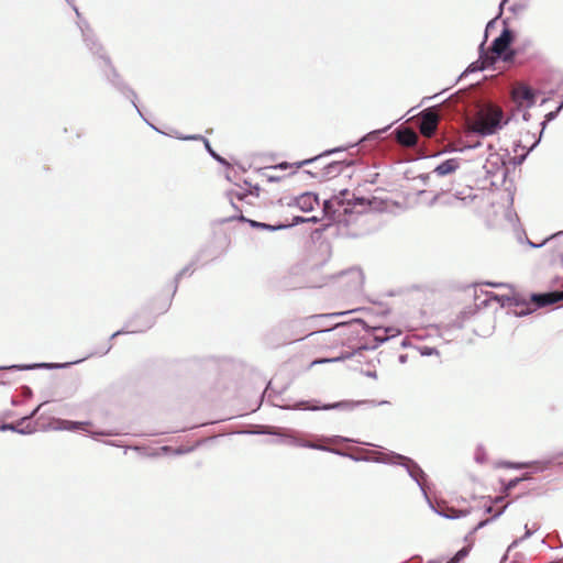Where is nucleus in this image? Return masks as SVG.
Here are the masks:
<instances>
[{
	"mask_svg": "<svg viewBox=\"0 0 563 563\" xmlns=\"http://www.w3.org/2000/svg\"><path fill=\"white\" fill-rule=\"evenodd\" d=\"M73 9L76 12L77 18L79 19L77 22V25L81 32L82 41L86 44L87 48L97 56L99 59H101L104 64V75L108 79V81L124 97L131 99V102L137 113L143 118V114L140 110V108L136 104V93L133 89H131L120 77L115 68L112 66L110 58L107 56L103 46L100 44L98 38L96 37L92 29L90 27L89 23L81 19V14L78 10V8L73 4Z\"/></svg>",
	"mask_w": 563,
	"mask_h": 563,
	"instance_id": "f257e3e1",
	"label": "nucleus"
},
{
	"mask_svg": "<svg viewBox=\"0 0 563 563\" xmlns=\"http://www.w3.org/2000/svg\"><path fill=\"white\" fill-rule=\"evenodd\" d=\"M494 299L503 308H508L517 317H525L536 309L563 301V289L547 292H532L529 298L521 294L495 295Z\"/></svg>",
	"mask_w": 563,
	"mask_h": 563,
	"instance_id": "f03ea898",
	"label": "nucleus"
},
{
	"mask_svg": "<svg viewBox=\"0 0 563 563\" xmlns=\"http://www.w3.org/2000/svg\"><path fill=\"white\" fill-rule=\"evenodd\" d=\"M375 200H369L365 197L356 196L349 189H342L330 199L323 201V211L325 214L343 212L347 213H362L371 209Z\"/></svg>",
	"mask_w": 563,
	"mask_h": 563,
	"instance_id": "7ed1b4c3",
	"label": "nucleus"
},
{
	"mask_svg": "<svg viewBox=\"0 0 563 563\" xmlns=\"http://www.w3.org/2000/svg\"><path fill=\"white\" fill-rule=\"evenodd\" d=\"M388 401L386 400H341L332 404H321L317 399H310V400H299L296 401L294 405H276L277 407L285 409V410H310V411H318V410H353L360 406H368V407H376L386 405Z\"/></svg>",
	"mask_w": 563,
	"mask_h": 563,
	"instance_id": "20e7f679",
	"label": "nucleus"
},
{
	"mask_svg": "<svg viewBox=\"0 0 563 563\" xmlns=\"http://www.w3.org/2000/svg\"><path fill=\"white\" fill-rule=\"evenodd\" d=\"M352 324H360L367 333L362 338L363 343L357 347L360 355L363 351H373L383 343L388 342L401 334V331L395 327L369 325L362 319H355Z\"/></svg>",
	"mask_w": 563,
	"mask_h": 563,
	"instance_id": "39448f33",
	"label": "nucleus"
},
{
	"mask_svg": "<svg viewBox=\"0 0 563 563\" xmlns=\"http://www.w3.org/2000/svg\"><path fill=\"white\" fill-rule=\"evenodd\" d=\"M305 433L290 429V428H283L277 427L275 437H277L276 440H273V443L276 444H285L289 446H296V448H306V449H312V450H319V451H325L330 452L336 455H346L344 451L340 449L330 448L327 445L318 444L317 442L309 441L303 439L302 437Z\"/></svg>",
	"mask_w": 563,
	"mask_h": 563,
	"instance_id": "423d86ee",
	"label": "nucleus"
},
{
	"mask_svg": "<svg viewBox=\"0 0 563 563\" xmlns=\"http://www.w3.org/2000/svg\"><path fill=\"white\" fill-rule=\"evenodd\" d=\"M509 122L504 111L496 106H488L477 118L474 132L482 136L496 134Z\"/></svg>",
	"mask_w": 563,
	"mask_h": 563,
	"instance_id": "0eeeda50",
	"label": "nucleus"
},
{
	"mask_svg": "<svg viewBox=\"0 0 563 563\" xmlns=\"http://www.w3.org/2000/svg\"><path fill=\"white\" fill-rule=\"evenodd\" d=\"M516 40L515 32L508 26H504L500 34L494 38L490 48L492 54L488 53L496 60L504 63H514L518 54H520V46L512 47Z\"/></svg>",
	"mask_w": 563,
	"mask_h": 563,
	"instance_id": "6e6552de",
	"label": "nucleus"
},
{
	"mask_svg": "<svg viewBox=\"0 0 563 563\" xmlns=\"http://www.w3.org/2000/svg\"><path fill=\"white\" fill-rule=\"evenodd\" d=\"M399 466H402L407 471L411 479L417 483L429 507L433 508V503L431 501L426 487V481L428 478V475L420 467V465L411 457L404 455V460H401Z\"/></svg>",
	"mask_w": 563,
	"mask_h": 563,
	"instance_id": "1a4fd4ad",
	"label": "nucleus"
},
{
	"mask_svg": "<svg viewBox=\"0 0 563 563\" xmlns=\"http://www.w3.org/2000/svg\"><path fill=\"white\" fill-rule=\"evenodd\" d=\"M460 158H449L441 162L434 169L427 174H421L419 178L426 186H433L435 179L454 173L460 167Z\"/></svg>",
	"mask_w": 563,
	"mask_h": 563,
	"instance_id": "9d476101",
	"label": "nucleus"
},
{
	"mask_svg": "<svg viewBox=\"0 0 563 563\" xmlns=\"http://www.w3.org/2000/svg\"><path fill=\"white\" fill-rule=\"evenodd\" d=\"M346 454V452H344ZM346 457H350L353 461H373L375 463H383V464H389V465H400L401 460H404V455L396 453L394 451L388 452H374L371 457H360L354 454L347 453L345 455Z\"/></svg>",
	"mask_w": 563,
	"mask_h": 563,
	"instance_id": "9b49d317",
	"label": "nucleus"
},
{
	"mask_svg": "<svg viewBox=\"0 0 563 563\" xmlns=\"http://www.w3.org/2000/svg\"><path fill=\"white\" fill-rule=\"evenodd\" d=\"M438 115L433 109L428 108L421 111L419 131L426 137H432L438 129Z\"/></svg>",
	"mask_w": 563,
	"mask_h": 563,
	"instance_id": "f8f14e48",
	"label": "nucleus"
},
{
	"mask_svg": "<svg viewBox=\"0 0 563 563\" xmlns=\"http://www.w3.org/2000/svg\"><path fill=\"white\" fill-rule=\"evenodd\" d=\"M446 198L460 201L463 206L471 203L475 198L474 188L471 186H451L445 188Z\"/></svg>",
	"mask_w": 563,
	"mask_h": 563,
	"instance_id": "ddd939ff",
	"label": "nucleus"
},
{
	"mask_svg": "<svg viewBox=\"0 0 563 563\" xmlns=\"http://www.w3.org/2000/svg\"><path fill=\"white\" fill-rule=\"evenodd\" d=\"M155 323V319L151 316L145 317L141 324H135V320L128 321L121 330L111 334L110 340L124 333H140L151 329Z\"/></svg>",
	"mask_w": 563,
	"mask_h": 563,
	"instance_id": "4468645a",
	"label": "nucleus"
},
{
	"mask_svg": "<svg viewBox=\"0 0 563 563\" xmlns=\"http://www.w3.org/2000/svg\"><path fill=\"white\" fill-rule=\"evenodd\" d=\"M319 205V197L317 194L306 191L295 198L288 203L289 207L296 206L303 212H310L314 206Z\"/></svg>",
	"mask_w": 563,
	"mask_h": 563,
	"instance_id": "2eb2a0df",
	"label": "nucleus"
},
{
	"mask_svg": "<svg viewBox=\"0 0 563 563\" xmlns=\"http://www.w3.org/2000/svg\"><path fill=\"white\" fill-rule=\"evenodd\" d=\"M353 165V161H334L327 164L320 170V180H327L333 177L341 175L345 168L351 167Z\"/></svg>",
	"mask_w": 563,
	"mask_h": 563,
	"instance_id": "dca6fc26",
	"label": "nucleus"
},
{
	"mask_svg": "<svg viewBox=\"0 0 563 563\" xmlns=\"http://www.w3.org/2000/svg\"><path fill=\"white\" fill-rule=\"evenodd\" d=\"M80 361H75V362H71V363H65V364H59V363H34V364H13V365H5V366H0V371H31V369H35V368H64L66 366H68L69 364H76V363H79Z\"/></svg>",
	"mask_w": 563,
	"mask_h": 563,
	"instance_id": "f3484780",
	"label": "nucleus"
},
{
	"mask_svg": "<svg viewBox=\"0 0 563 563\" xmlns=\"http://www.w3.org/2000/svg\"><path fill=\"white\" fill-rule=\"evenodd\" d=\"M561 457H563V451L556 452L551 457L542 460V461H533L530 463H512L511 466L515 468H518V470L533 466L534 472H543V471L550 468L554 464V462Z\"/></svg>",
	"mask_w": 563,
	"mask_h": 563,
	"instance_id": "a211bd4d",
	"label": "nucleus"
},
{
	"mask_svg": "<svg viewBox=\"0 0 563 563\" xmlns=\"http://www.w3.org/2000/svg\"><path fill=\"white\" fill-rule=\"evenodd\" d=\"M529 245L532 247H541L544 244H550V247L554 250V253L559 258H563V231L556 232L551 236L547 238L540 244H534L531 241H528Z\"/></svg>",
	"mask_w": 563,
	"mask_h": 563,
	"instance_id": "6ab92c4d",
	"label": "nucleus"
},
{
	"mask_svg": "<svg viewBox=\"0 0 563 563\" xmlns=\"http://www.w3.org/2000/svg\"><path fill=\"white\" fill-rule=\"evenodd\" d=\"M512 95H514V99L516 101H526L528 108H531L536 103V100H537L536 90L525 84L518 86L514 90Z\"/></svg>",
	"mask_w": 563,
	"mask_h": 563,
	"instance_id": "aec40b11",
	"label": "nucleus"
},
{
	"mask_svg": "<svg viewBox=\"0 0 563 563\" xmlns=\"http://www.w3.org/2000/svg\"><path fill=\"white\" fill-rule=\"evenodd\" d=\"M508 0H501V2L499 3V12L498 14L492 19L490 21L487 22L486 24V27H485V34H484V40L483 42L479 44L478 46V54H481V59L482 62H485L487 58H489V60L487 63H494V58L488 54V52H486L485 49V44H486V41L488 38V31L494 27L495 25V22L496 20L503 13V8L505 5V3L507 2Z\"/></svg>",
	"mask_w": 563,
	"mask_h": 563,
	"instance_id": "412c9836",
	"label": "nucleus"
},
{
	"mask_svg": "<svg viewBox=\"0 0 563 563\" xmlns=\"http://www.w3.org/2000/svg\"><path fill=\"white\" fill-rule=\"evenodd\" d=\"M437 515L446 518V519H459L468 516L472 512L471 508L465 509H456L453 507L448 506H438L435 507L433 505V508H431Z\"/></svg>",
	"mask_w": 563,
	"mask_h": 563,
	"instance_id": "4be33fe9",
	"label": "nucleus"
},
{
	"mask_svg": "<svg viewBox=\"0 0 563 563\" xmlns=\"http://www.w3.org/2000/svg\"><path fill=\"white\" fill-rule=\"evenodd\" d=\"M228 220L229 221L239 220L241 222H247L254 229L267 230V231H272V232L286 229L285 223L268 224L265 222H260L256 220L247 219L243 214L232 216Z\"/></svg>",
	"mask_w": 563,
	"mask_h": 563,
	"instance_id": "5701e85b",
	"label": "nucleus"
},
{
	"mask_svg": "<svg viewBox=\"0 0 563 563\" xmlns=\"http://www.w3.org/2000/svg\"><path fill=\"white\" fill-rule=\"evenodd\" d=\"M430 187H431L430 190H420L419 191L420 196L427 195L429 192H433V196L428 203L430 207L434 206L438 202H441L443 205H453V201L451 199L446 198L445 188L438 187L434 183H433V186H430Z\"/></svg>",
	"mask_w": 563,
	"mask_h": 563,
	"instance_id": "b1692460",
	"label": "nucleus"
},
{
	"mask_svg": "<svg viewBox=\"0 0 563 563\" xmlns=\"http://www.w3.org/2000/svg\"><path fill=\"white\" fill-rule=\"evenodd\" d=\"M180 140H195V141H202L203 142V145H205V148L206 151L209 153V155L214 159L217 161L218 163H220L221 165L225 166V167H230V163L224 158L222 157L221 155H219L211 146L210 142L203 137L202 135H199V134H195V135H185V136H179Z\"/></svg>",
	"mask_w": 563,
	"mask_h": 563,
	"instance_id": "393cba45",
	"label": "nucleus"
},
{
	"mask_svg": "<svg viewBox=\"0 0 563 563\" xmlns=\"http://www.w3.org/2000/svg\"><path fill=\"white\" fill-rule=\"evenodd\" d=\"M1 431H12L20 434H31L35 432V427L32 422L21 423V419L16 422H5L0 426Z\"/></svg>",
	"mask_w": 563,
	"mask_h": 563,
	"instance_id": "a878e982",
	"label": "nucleus"
},
{
	"mask_svg": "<svg viewBox=\"0 0 563 563\" xmlns=\"http://www.w3.org/2000/svg\"><path fill=\"white\" fill-rule=\"evenodd\" d=\"M90 426V422H79V421H70V420H64V419H57L56 426L54 427L55 430H67V431H76V430H82L85 432L88 431V427Z\"/></svg>",
	"mask_w": 563,
	"mask_h": 563,
	"instance_id": "bb28decb",
	"label": "nucleus"
},
{
	"mask_svg": "<svg viewBox=\"0 0 563 563\" xmlns=\"http://www.w3.org/2000/svg\"><path fill=\"white\" fill-rule=\"evenodd\" d=\"M205 253V250H200L198 254L195 256V258L186 265L176 276L174 279V289H173V296L176 294L179 280L185 275H191L195 271V264L200 262L202 260V254Z\"/></svg>",
	"mask_w": 563,
	"mask_h": 563,
	"instance_id": "cd10ccee",
	"label": "nucleus"
},
{
	"mask_svg": "<svg viewBox=\"0 0 563 563\" xmlns=\"http://www.w3.org/2000/svg\"><path fill=\"white\" fill-rule=\"evenodd\" d=\"M548 123H549V121H547V119L544 118V120L541 122V131H540V133H539V135H538V136H536V134H530L529 132H527V134H526V135H527L528 137L533 139V142H532V143H531V145L528 147L527 152H526L525 154H522V155H520V156L518 157V163H519V164H521V163L526 159L527 155H528L531 151H533V150L538 146V144L541 142V137H542V135H543V132H544V130H545V128H547Z\"/></svg>",
	"mask_w": 563,
	"mask_h": 563,
	"instance_id": "c85d7f7f",
	"label": "nucleus"
},
{
	"mask_svg": "<svg viewBox=\"0 0 563 563\" xmlns=\"http://www.w3.org/2000/svg\"><path fill=\"white\" fill-rule=\"evenodd\" d=\"M356 355H360V350H357V347L354 349L351 352H349V351L347 352H342L336 357L316 360V361L312 362V364L336 363V362H342V361H345V360L353 358Z\"/></svg>",
	"mask_w": 563,
	"mask_h": 563,
	"instance_id": "c756f323",
	"label": "nucleus"
},
{
	"mask_svg": "<svg viewBox=\"0 0 563 563\" xmlns=\"http://www.w3.org/2000/svg\"><path fill=\"white\" fill-rule=\"evenodd\" d=\"M345 150H346V147H343V146H338V147H334V148H330V150H327V151L322 152L321 154H319V155H317L314 157H311V158L298 162V163L295 164V166H296V168H300L302 166H306V165H309L311 163L317 162L321 157L329 156V155L334 154V153L343 152Z\"/></svg>",
	"mask_w": 563,
	"mask_h": 563,
	"instance_id": "7c9ffc66",
	"label": "nucleus"
},
{
	"mask_svg": "<svg viewBox=\"0 0 563 563\" xmlns=\"http://www.w3.org/2000/svg\"><path fill=\"white\" fill-rule=\"evenodd\" d=\"M228 199L231 203V206L240 213L242 214V210L235 205L234 200L239 201H245L247 194L245 190H229L227 191Z\"/></svg>",
	"mask_w": 563,
	"mask_h": 563,
	"instance_id": "2f4dec72",
	"label": "nucleus"
},
{
	"mask_svg": "<svg viewBox=\"0 0 563 563\" xmlns=\"http://www.w3.org/2000/svg\"><path fill=\"white\" fill-rule=\"evenodd\" d=\"M509 504H506L504 506H501L499 509H497L494 515L490 517V518H487V519H484V520H481L479 522H477L473 528V532H477L479 529L486 527L487 525H489L490 522H493L494 520H496L497 518H499L504 512L505 510L507 509Z\"/></svg>",
	"mask_w": 563,
	"mask_h": 563,
	"instance_id": "473e14b6",
	"label": "nucleus"
},
{
	"mask_svg": "<svg viewBox=\"0 0 563 563\" xmlns=\"http://www.w3.org/2000/svg\"><path fill=\"white\" fill-rule=\"evenodd\" d=\"M391 125H393V123L388 124L387 126H385L383 129H377V130H373V131L368 132L362 139H360L358 142L352 144L351 146H355L357 144H362L367 141H377L383 133H385L386 131H388L390 129Z\"/></svg>",
	"mask_w": 563,
	"mask_h": 563,
	"instance_id": "72a5a7b5",
	"label": "nucleus"
},
{
	"mask_svg": "<svg viewBox=\"0 0 563 563\" xmlns=\"http://www.w3.org/2000/svg\"><path fill=\"white\" fill-rule=\"evenodd\" d=\"M472 544H465L462 549H460L452 558L445 560L444 563H461L471 552Z\"/></svg>",
	"mask_w": 563,
	"mask_h": 563,
	"instance_id": "f704fd0d",
	"label": "nucleus"
},
{
	"mask_svg": "<svg viewBox=\"0 0 563 563\" xmlns=\"http://www.w3.org/2000/svg\"><path fill=\"white\" fill-rule=\"evenodd\" d=\"M489 58H487L485 62H482L479 58L477 62H474L467 66V68L462 73L461 77L466 76L470 73L484 70L485 68L492 66L494 63H486Z\"/></svg>",
	"mask_w": 563,
	"mask_h": 563,
	"instance_id": "c9c22d12",
	"label": "nucleus"
},
{
	"mask_svg": "<svg viewBox=\"0 0 563 563\" xmlns=\"http://www.w3.org/2000/svg\"><path fill=\"white\" fill-rule=\"evenodd\" d=\"M398 139L401 143L408 146L415 145L417 143V135L408 129L398 131Z\"/></svg>",
	"mask_w": 563,
	"mask_h": 563,
	"instance_id": "e433bc0d",
	"label": "nucleus"
},
{
	"mask_svg": "<svg viewBox=\"0 0 563 563\" xmlns=\"http://www.w3.org/2000/svg\"><path fill=\"white\" fill-rule=\"evenodd\" d=\"M277 427L273 426H255V429L252 431H245L249 434H269L275 435Z\"/></svg>",
	"mask_w": 563,
	"mask_h": 563,
	"instance_id": "4c0bfd02",
	"label": "nucleus"
},
{
	"mask_svg": "<svg viewBox=\"0 0 563 563\" xmlns=\"http://www.w3.org/2000/svg\"><path fill=\"white\" fill-rule=\"evenodd\" d=\"M318 439L320 441L328 442V443H331V444L355 442L353 439H350V438H346V437H342V435L320 437Z\"/></svg>",
	"mask_w": 563,
	"mask_h": 563,
	"instance_id": "58836bf2",
	"label": "nucleus"
},
{
	"mask_svg": "<svg viewBox=\"0 0 563 563\" xmlns=\"http://www.w3.org/2000/svg\"><path fill=\"white\" fill-rule=\"evenodd\" d=\"M526 479H530L529 476L525 475L522 477H516V478H511L508 481V483L505 485V492H510L514 488L517 487V485L522 482V481H526Z\"/></svg>",
	"mask_w": 563,
	"mask_h": 563,
	"instance_id": "ea45409f",
	"label": "nucleus"
},
{
	"mask_svg": "<svg viewBox=\"0 0 563 563\" xmlns=\"http://www.w3.org/2000/svg\"><path fill=\"white\" fill-rule=\"evenodd\" d=\"M244 185L250 187V190H245L247 196H254L258 198L261 192V187L258 185H252L249 180L244 179Z\"/></svg>",
	"mask_w": 563,
	"mask_h": 563,
	"instance_id": "a19ab883",
	"label": "nucleus"
},
{
	"mask_svg": "<svg viewBox=\"0 0 563 563\" xmlns=\"http://www.w3.org/2000/svg\"><path fill=\"white\" fill-rule=\"evenodd\" d=\"M45 402H42L40 404L30 415L21 418V423H27V422H31V419H33L37 412L40 411V409L42 408V406H44Z\"/></svg>",
	"mask_w": 563,
	"mask_h": 563,
	"instance_id": "79ce46f5",
	"label": "nucleus"
},
{
	"mask_svg": "<svg viewBox=\"0 0 563 563\" xmlns=\"http://www.w3.org/2000/svg\"><path fill=\"white\" fill-rule=\"evenodd\" d=\"M522 541H523V540H522V538H519V539L514 540V541L509 544V547H508V549H507L506 553H505V554H504V556L501 558V563H504V562L508 559V552H509V551H511L512 549L517 548V547H518Z\"/></svg>",
	"mask_w": 563,
	"mask_h": 563,
	"instance_id": "37998d69",
	"label": "nucleus"
},
{
	"mask_svg": "<svg viewBox=\"0 0 563 563\" xmlns=\"http://www.w3.org/2000/svg\"><path fill=\"white\" fill-rule=\"evenodd\" d=\"M305 222H306V218L305 217L295 216L292 218L291 222L290 223H285V225H286V229H288V228H292V227H296V225L305 223Z\"/></svg>",
	"mask_w": 563,
	"mask_h": 563,
	"instance_id": "c03bdc74",
	"label": "nucleus"
},
{
	"mask_svg": "<svg viewBox=\"0 0 563 563\" xmlns=\"http://www.w3.org/2000/svg\"><path fill=\"white\" fill-rule=\"evenodd\" d=\"M420 354L423 356H431L433 354H439L438 350L435 347L431 346H423L420 349Z\"/></svg>",
	"mask_w": 563,
	"mask_h": 563,
	"instance_id": "a18cd8bd",
	"label": "nucleus"
},
{
	"mask_svg": "<svg viewBox=\"0 0 563 563\" xmlns=\"http://www.w3.org/2000/svg\"><path fill=\"white\" fill-rule=\"evenodd\" d=\"M485 453H484V449L483 446H478L476 449V453H475V461L478 462V463H484L485 462Z\"/></svg>",
	"mask_w": 563,
	"mask_h": 563,
	"instance_id": "49530a36",
	"label": "nucleus"
},
{
	"mask_svg": "<svg viewBox=\"0 0 563 563\" xmlns=\"http://www.w3.org/2000/svg\"><path fill=\"white\" fill-rule=\"evenodd\" d=\"M115 433L112 432V431H107V430H101V431H96V432H91L90 435L93 438V439H97L98 437L102 435V437H110V435H114Z\"/></svg>",
	"mask_w": 563,
	"mask_h": 563,
	"instance_id": "de8ad7c7",
	"label": "nucleus"
},
{
	"mask_svg": "<svg viewBox=\"0 0 563 563\" xmlns=\"http://www.w3.org/2000/svg\"><path fill=\"white\" fill-rule=\"evenodd\" d=\"M111 347H112V345L109 343L102 350L90 353L89 356H92V355H100V356L106 355L111 350Z\"/></svg>",
	"mask_w": 563,
	"mask_h": 563,
	"instance_id": "09e8293b",
	"label": "nucleus"
},
{
	"mask_svg": "<svg viewBox=\"0 0 563 563\" xmlns=\"http://www.w3.org/2000/svg\"><path fill=\"white\" fill-rule=\"evenodd\" d=\"M448 328H454L460 330L463 328V321L460 318H456L452 323L448 324Z\"/></svg>",
	"mask_w": 563,
	"mask_h": 563,
	"instance_id": "8fccbe9b",
	"label": "nucleus"
},
{
	"mask_svg": "<svg viewBox=\"0 0 563 563\" xmlns=\"http://www.w3.org/2000/svg\"><path fill=\"white\" fill-rule=\"evenodd\" d=\"M475 533H476V532H473V530L471 529V530L468 531V533L464 537V542H465L466 544L471 543V544L473 545V544H474V534H475Z\"/></svg>",
	"mask_w": 563,
	"mask_h": 563,
	"instance_id": "3c124183",
	"label": "nucleus"
},
{
	"mask_svg": "<svg viewBox=\"0 0 563 563\" xmlns=\"http://www.w3.org/2000/svg\"><path fill=\"white\" fill-rule=\"evenodd\" d=\"M202 250H205V253L202 254V257L205 256V254H206V253H208V258H207V261H209V260H213V258H216V257L218 256V253H217V252H211V251H210V246H206V247H203Z\"/></svg>",
	"mask_w": 563,
	"mask_h": 563,
	"instance_id": "603ef678",
	"label": "nucleus"
},
{
	"mask_svg": "<svg viewBox=\"0 0 563 563\" xmlns=\"http://www.w3.org/2000/svg\"><path fill=\"white\" fill-rule=\"evenodd\" d=\"M558 115H559V114H558V111H554V110H553V111L548 112V113L544 115V118L547 119V121L551 122V121L555 120Z\"/></svg>",
	"mask_w": 563,
	"mask_h": 563,
	"instance_id": "864d4df0",
	"label": "nucleus"
},
{
	"mask_svg": "<svg viewBox=\"0 0 563 563\" xmlns=\"http://www.w3.org/2000/svg\"><path fill=\"white\" fill-rule=\"evenodd\" d=\"M532 42L530 40H526L522 44H518L520 46V53L523 52L527 47L531 46Z\"/></svg>",
	"mask_w": 563,
	"mask_h": 563,
	"instance_id": "5fc2aeb1",
	"label": "nucleus"
},
{
	"mask_svg": "<svg viewBox=\"0 0 563 563\" xmlns=\"http://www.w3.org/2000/svg\"><path fill=\"white\" fill-rule=\"evenodd\" d=\"M266 178L269 183H277L282 179L280 176H274V175H266Z\"/></svg>",
	"mask_w": 563,
	"mask_h": 563,
	"instance_id": "6e6d98bb",
	"label": "nucleus"
},
{
	"mask_svg": "<svg viewBox=\"0 0 563 563\" xmlns=\"http://www.w3.org/2000/svg\"><path fill=\"white\" fill-rule=\"evenodd\" d=\"M525 530H526V532H525V534L521 537V538H522V540H526V539L530 538V537L532 536V533H533V531H531V530L528 528V526H527V525L525 526Z\"/></svg>",
	"mask_w": 563,
	"mask_h": 563,
	"instance_id": "4d7b16f0",
	"label": "nucleus"
},
{
	"mask_svg": "<svg viewBox=\"0 0 563 563\" xmlns=\"http://www.w3.org/2000/svg\"><path fill=\"white\" fill-rule=\"evenodd\" d=\"M288 167H290V164H289V163H287V162H282V163H279L278 165L274 166L273 168L287 169Z\"/></svg>",
	"mask_w": 563,
	"mask_h": 563,
	"instance_id": "13d9d810",
	"label": "nucleus"
},
{
	"mask_svg": "<svg viewBox=\"0 0 563 563\" xmlns=\"http://www.w3.org/2000/svg\"><path fill=\"white\" fill-rule=\"evenodd\" d=\"M23 395L25 397H30L32 395V389L29 386H23Z\"/></svg>",
	"mask_w": 563,
	"mask_h": 563,
	"instance_id": "bf43d9fd",
	"label": "nucleus"
},
{
	"mask_svg": "<svg viewBox=\"0 0 563 563\" xmlns=\"http://www.w3.org/2000/svg\"><path fill=\"white\" fill-rule=\"evenodd\" d=\"M305 174L313 177V178H319L320 179V172L319 173H313L312 170H305L303 172Z\"/></svg>",
	"mask_w": 563,
	"mask_h": 563,
	"instance_id": "052dcab7",
	"label": "nucleus"
},
{
	"mask_svg": "<svg viewBox=\"0 0 563 563\" xmlns=\"http://www.w3.org/2000/svg\"><path fill=\"white\" fill-rule=\"evenodd\" d=\"M484 510L486 514H492L494 511L493 505H484Z\"/></svg>",
	"mask_w": 563,
	"mask_h": 563,
	"instance_id": "680f3d73",
	"label": "nucleus"
},
{
	"mask_svg": "<svg viewBox=\"0 0 563 563\" xmlns=\"http://www.w3.org/2000/svg\"><path fill=\"white\" fill-rule=\"evenodd\" d=\"M365 375L371 378H377V373L375 371H368Z\"/></svg>",
	"mask_w": 563,
	"mask_h": 563,
	"instance_id": "e2e57ef3",
	"label": "nucleus"
},
{
	"mask_svg": "<svg viewBox=\"0 0 563 563\" xmlns=\"http://www.w3.org/2000/svg\"><path fill=\"white\" fill-rule=\"evenodd\" d=\"M398 361H399V363H401V364L406 363V362H407V355H406V354H401V355H399Z\"/></svg>",
	"mask_w": 563,
	"mask_h": 563,
	"instance_id": "0e129e2a",
	"label": "nucleus"
},
{
	"mask_svg": "<svg viewBox=\"0 0 563 563\" xmlns=\"http://www.w3.org/2000/svg\"><path fill=\"white\" fill-rule=\"evenodd\" d=\"M563 109V100L559 103V106L556 107V109L554 111H558V114L562 111Z\"/></svg>",
	"mask_w": 563,
	"mask_h": 563,
	"instance_id": "69168bd1",
	"label": "nucleus"
},
{
	"mask_svg": "<svg viewBox=\"0 0 563 563\" xmlns=\"http://www.w3.org/2000/svg\"><path fill=\"white\" fill-rule=\"evenodd\" d=\"M563 109V100L559 103V106L556 107V109L554 111H558V114L562 111Z\"/></svg>",
	"mask_w": 563,
	"mask_h": 563,
	"instance_id": "338daca9",
	"label": "nucleus"
},
{
	"mask_svg": "<svg viewBox=\"0 0 563 563\" xmlns=\"http://www.w3.org/2000/svg\"><path fill=\"white\" fill-rule=\"evenodd\" d=\"M445 561L443 559H440V560H433V561H429L428 563H444Z\"/></svg>",
	"mask_w": 563,
	"mask_h": 563,
	"instance_id": "774afa93",
	"label": "nucleus"
}]
</instances>
